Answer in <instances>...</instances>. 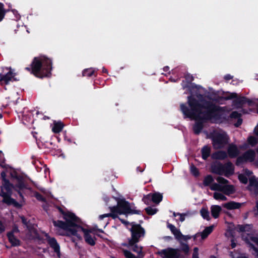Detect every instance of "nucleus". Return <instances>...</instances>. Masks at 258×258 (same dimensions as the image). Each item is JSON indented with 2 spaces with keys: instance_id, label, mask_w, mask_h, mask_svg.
<instances>
[{
  "instance_id": "30",
  "label": "nucleus",
  "mask_w": 258,
  "mask_h": 258,
  "mask_svg": "<svg viewBox=\"0 0 258 258\" xmlns=\"http://www.w3.org/2000/svg\"><path fill=\"white\" fill-rule=\"evenodd\" d=\"M214 226L207 227L201 233V236L202 239H206L213 231Z\"/></svg>"
},
{
  "instance_id": "52",
  "label": "nucleus",
  "mask_w": 258,
  "mask_h": 258,
  "mask_svg": "<svg viewBox=\"0 0 258 258\" xmlns=\"http://www.w3.org/2000/svg\"><path fill=\"white\" fill-rule=\"evenodd\" d=\"M198 251V247H195L194 248V252L192 253V258H199Z\"/></svg>"
},
{
  "instance_id": "32",
  "label": "nucleus",
  "mask_w": 258,
  "mask_h": 258,
  "mask_svg": "<svg viewBox=\"0 0 258 258\" xmlns=\"http://www.w3.org/2000/svg\"><path fill=\"white\" fill-rule=\"evenodd\" d=\"M63 126L64 124L61 121L55 122L54 123L53 126L52 128V131L54 133H59L62 131Z\"/></svg>"
},
{
  "instance_id": "17",
  "label": "nucleus",
  "mask_w": 258,
  "mask_h": 258,
  "mask_svg": "<svg viewBox=\"0 0 258 258\" xmlns=\"http://www.w3.org/2000/svg\"><path fill=\"white\" fill-rule=\"evenodd\" d=\"M227 153L230 158H235L238 156L240 152L236 145L231 144L228 147Z\"/></svg>"
},
{
  "instance_id": "50",
  "label": "nucleus",
  "mask_w": 258,
  "mask_h": 258,
  "mask_svg": "<svg viewBox=\"0 0 258 258\" xmlns=\"http://www.w3.org/2000/svg\"><path fill=\"white\" fill-rule=\"evenodd\" d=\"M191 237L190 235H184L181 233V235L179 236V239L178 240H183V241H187L191 239Z\"/></svg>"
},
{
  "instance_id": "40",
  "label": "nucleus",
  "mask_w": 258,
  "mask_h": 258,
  "mask_svg": "<svg viewBox=\"0 0 258 258\" xmlns=\"http://www.w3.org/2000/svg\"><path fill=\"white\" fill-rule=\"evenodd\" d=\"M151 196V193H150L147 195H145L142 199V201L145 204L149 205L152 201Z\"/></svg>"
},
{
  "instance_id": "3",
  "label": "nucleus",
  "mask_w": 258,
  "mask_h": 258,
  "mask_svg": "<svg viewBox=\"0 0 258 258\" xmlns=\"http://www.w3.org/2000/svg\"><path fill=\"white\" fill-rule=\"evenodd\" d=\"M66 217L63 218L65 221L61 220L53 221V225L65 230L68 235L75 236L79 240L82 239L81 236L77 233V228L81 221L77 216H74L73 219Z\"/></svg>"
},
{
  "instance_id": "13",
  "label": "nucleus",
  "mask_w": 258,
  "mask_h": 258,
  "mask_svg": "<svg viewBox=\"0 0 258 258\" xmlns=\"http://www.w3.org/2000/svg\"><path fill=\"white\" fill-rule=\"evenodd\" d=\"M79 231H82L84 233V239L87 243L91 246L95 245L96 243L95 240H96V238L95 237H93L90 235V233L91 232V230L85 229L83 227L79 225L77 228V233Z\"/></svg>"
},
{
  "instance_id": "9",
  "label": "nucleus",
  "mask_w": 258,
  "mask_h": 258,
  "mask_svg": "<svg viewBox=\"0 0 258 258\" xmlns=\"http://www.w3.org/2000/svg\"><path fill=\"white\" fill-rule=\"evenodd\" d=\"M117 203L122 214L126 215L127 214H142V211L141 210L132 209L131 204L124 199H119Z\"/></svg>"
},
{
  "instance_id": "61",
  "label": "nucleus",
  "mask_w": 258,
  "mask_h": 258,
  "mask_svg": "<svg viewBox=\"0 0 258 258\" xmlns=\"http://www.w3.org/2000/svg\"><path fill=\"white\" fill-rule=\"evenodd\" d=\"M246 104H247L249 106H251L253 104V101L246 98Z\"/></svg>"
},
{
  "instance_id": "39",
  "label": "nucleus",
  "mask_w": 258,
  "mask_h": 258,
  "mask_svg": "<svg viewBox=\"0 0 258 258\" xmlns=\"http://www.w3.org/2000/svg\"><path fill=\"white\" fill-rule=\"evenodd\" d=\"M34 197L39 201L46 203V199L42 195L37 191H35L34 193Z\"/></svg>"
},
{
  "instance_id": "36",
  "label": "nucleus",
  "mask_w": 258,
  "mask_h": 258,
  "mask_svg": "<svg viewBox=\"0 0 258 258\" xmlns=\"http://www.w3.org/2000/svg\"><path fill=\"white\" fill-rule=\"evenodd\" d=\"M213 197L215 200L225 201L227 200V198L220 192H215L214 193Z\"/></svg>"
},
{
  "instance_id": "29",
  "label": "nucleus",
  "mask_w": 258,
  "mask_h": 258,
  "mask_svg": "<svg viewBox=\"0 0 258 258\" xmlns=\"http://www.w3.org/2000/svg\"><path fill=\"white\" fill-rule=\"evenodd\" d=\"M96 72V70L95 68H90L88 69H85L82 72V75L84 77H91L93 76H94L95 77H96V75H95V73Z\"/></svg>"
},
{
  "instance_id": "5",
  "label": "nucleus",
  "mask_w": 258,
  "mask_h": 258,
  "mask_svg": "<svg viewBox=\"0 0 258 258\" xmlns=\"http://www.w3.org/2000/svg\"><path fill=\"white\" fill-rule=\"evenodd\" d=\"M180 110L182 113L184 119L189 118L196 120L193 125V131L196 135L200 134L204 128V123L208 122L201 119V117L198 116L196 113L189 110V107L186 103L180 104Z\"/></svg>"
},
{
  "instance_id": "6",
  "label": "nucleus",
  "mask_w": 258,
  "mask_h": 258,
  "mask_svg": "<svg viewBox=\"0 0 258 258\" xmlns=\"http://www.w3.org/2000/svg\"><path fill=\"white\" fill-rule=\"evenodd\" d=\"M211 172L214 174L229 177L234 173V167L233 164L228 161L223 164L220 162H216L211 166Z\"/></svg>"
},
{
  "instance_id": "27",
  "label": "nucleus",
  "mask_w": 258,
  "mask_h": 258,
  "mask_svg": "<svg viewBox=\"0 0 258 258\" xmlns=\"http://www.w3.org/2000/svg\"><path fill=\"white\" fill-rule=\"evenodd\" d=\"M152 201L156 204H159L163 200V196L162 194L158 192H155L151 194Z\"/></svg>"
},
{
  "instance_id": "56",
  "label": "nucleus",
  "mask_w": 258,
  "mask_h": 258,
  "mask_svg": "<svg viewBox=\"0 0 258 258\" xmlns=\"http://www.w3.org/2000/svg\"><path fill=\"white\" fill-rule=\"evenodd\" d=\"M250 240L258 246V238L257 237L251 236L250 237Z\"/></svg>"
},
{
  "instance_id": "22",
  "label": "nucleus",
  "mask_w": 258,
  "mask_h": 258,
  "mask_svg": "<svg viewBox=\"0 0 258 258\" xmlns=\"http://www.w3.org/2000/svg\"><path fill=\"white\" fill-rule=\"evenodd\" d=\"M252 228H253L252 224H243V225L238 224L237 225V226L236 227L237 231H238L239 233L240 232H251Z\"/></svg>"
},
{
  "instance_id": "38",
  "label": "nucleus",
  "mask_w": 258,
  "mask_h": 258,
  "mask_svg": "<svg viewBox=\"0 0 258 258\" xmlns=\"http://www.w3.org/2000/svg\"><path fill=\"white\" fill-rule=\"evenodd\" d=\"M145 210L146 212V213L148 215H153L154 214H155L158 211V210L156 208H152L151 207H147V208H146L145 209Z\"/></svg>"
},
{
  "instance_id": "48",
  "label": "nucleus",
  "mask_w": 258,
  "mask_h": 258,
  "mask_svg": "<svg viewBox=\"0 0 258 258\" xmlns=\"http://www.w3.org/2000/svg\"><path fill=\"white\" fill-rule=\"evenodd\" d=\"M181 245L182 251H183L185 254L187 253L189 250L188 245L187 244L184 243H181Z\"/></svg>"
},
{
  "instance_id": "18",
  "label": "nucleus",
  "mask_w": 258,
  "mask_h": 258,
  "mask_svg": "<svg viewBox=\"0 0 258 258\" xmlns=\"http://www.w3.org/2000/svg\"><path fill=\"white\" fill-rule=\"evenodd\" d=\"M137 244L138 243H135L132 245L130 244V241L128 240L127 243H122V245L127 247H132L131 249L134 252L137 253L139 256L141 255V257H143L144 256V254L142 252L143 247L139 246Z\"/></svg>"
},
{
  "instance_id": "37",
  "label": "nucleus",
  "mask_w": 258,
  "mask_h": 258,
  "mask_svg": "<svg viewBox=\"0 0 258 258\" xmlns=\"http://www.w3.org/2000/svg\"><path fill=\"white\" fill-rule=\"evenodd\" d=\"M7 11V10L5 9L4 4L0 3V22L4 19Z\"/></svg>"
},
{
  "instance_id": "16",
  "label": "nucleus",
  "mask_w": 258,
  "mask_h": 258,
  "mask_svg": "<svg viewBox=\"0 0 258 258\" xmlns=\"http://www.w3.org/2000/svg\"><path fill=\"white\" fill-rule=\"evenodd\" d=\"M46 237L47 238V242L50 247L53 249L57 255L59 256L60 255V246L56 239L54 237H49L47 234H46Z\"/></svg>"
},
{
  "instance_id": "10",
  "label": "nucleus",
  "mask_w": 258,
  "mask_h": 258,
  "mask_svg": "<svg viewBox=\"0 0 258 258\" xmlns=\"http://www.w3.org/2000/svg\"><path fill=\"white\" fill-rule=\"evenodd\" d=\"M6 69L8 71L5 74L0 73V84L2 86L9 85L11 82L18 81L15 78L16 74L14 73L11 67H6Z\"/></svg>"
},
{
  "instance_id": "57",
  "label": "nucleus",
  "mask_w": 258,
  "mask_h": 258,
  "mask_svg": "<svg viewBox=\"0 0 258 258\" xmlns=\"http://www.w3.org/2000/svg\"><path fill=\"white\" fill-rule=\"evenodd\" d=\"M11 232H12L13 234H14V233L19 232V230L18 226L16 225H14V226H13V227L12 230Z\"/></svg>"
},
{
  "instance_id": "59",
  "label": "nucleus",
  "mask_w": 258,
  "mask_h": 258,
  "mask_svg": "<svg viewBox=\"0 0 258 258\" xmlns=\"http://www.w3.org/2000/svg\"><path fill=\"white\" fill-rule=\"evenodd\" d=\"M5 230V227L2 221H0V234L2 233Z\"/></svg>"
},
{
  "instance_id": "53",
  "label": "nucleus",
  "mask_w": 258,
  "mask_h": 258,
  "mask_svg": "<svg viewBox=\"0 0 258 258\" xmlns=\"http://www.w3.org/2000/svg\"><path fill=\"white\" fill-rule=\"evenodd\" d=\"M222 187H221L218 184L214 183L211 187V189L212 190H220Z\"/></svg>"
},
{
  "instance_id": "55",
  "label": "nucleus",
  "mask_w": 258,
  "mask_h": 258,
  "mask_svg": "<svg viewBox=\"0 0 258 258\" xmlns=\"http://www.w3.org/2000/svg\"><path fill=\"white\" fill-rule=\"evenodd\" d=\"M177 214L180 216L179 220L181 222H183L185 220V214H180L179 213H177Z\"/></svg>"
},
{
  "instance_id": "47",
  "label": "nucleus",
  "mask_w": 258,
  "mask_h": 258,
  "mask_svg": "<svg viewBox=\"0 0 258 258\" xmlns=\"http://www.w3.org/2000/svg\"><path fill=\"white\" fill-rule=\"evenodd\" d=\"M21 219L22 221V223L25 225L28 229H30L31 227L29 224V221H27V219L24 216H22L21 217Z\"/></svg>"
},
{
  "instance_id": "4",
  "label": "nucleus",
  "mask_w": 258,
  "mask_h": 258,
  "mask_svg": "<svg viewBox=\"0 0 258 258\" xmlns=\"http://www.w3.org/2000/svg\"><path fill=\"white\" fill-rule=\"evenodd\" d=\"M1 175L2 180L1 196L3 197L2 202L9 206L13 205L17 208H21V205L15 199L11 198L13 184L10 182L9 179L6 178L5 171H2Z\"/></svg>"
},
{
  "instance_id": "21",
  "label": "nucleus",
  "mask_w": 258,
  "mask_h": 258,
  "mask_svg": "<svg viewBox=\"0 0 258 258\" xmlns=\"http://www.w3.org/2000/svg\"><path fill=\"white\" fill-rule=\"evenodd\" d=\"M241 205L242 204L240 203L230 201L223 204V207L228 210H231L239 209L241 207Z\"/></svg>"
},
{
  "instance_id": "8",
  "label": "nucleus",
  "mask_w": 258,
  "mask_h": 258,
  "mask_svg": "<svg viewBox=\"0 0 258 258\" xmlns=\"http://www.w3.org/2000/svg\"><path fill=\"white\" fill-rule=\"evenodd\" d=\"M211 140L214 148L220 149L228 144L229 138L225 132H215L211 135Z\"/></svg>"
},
{
  "instance_id": "34",
  "label": "nucleus",
  "mask_w": 258,
  "mask_h": 258,
  "mask_svg": "<svg viewBox=\"0 0 258 258\" xmlns=\"http://www.w3.org/2000/svg\"><path fill=\"white\" fill-rule=\"evenodd\" d=\"M214 181V179L211 175H208L205 177L203 180V184L205 186H209Z\"/></svg>"
},
{
  "instance_id": "12",
  "label": "nucleus",
  "mask_w": 258,
  "mask_h": 258,
  "mask_svg": "<svg viewBox=\"0 0 258 258\" xmlns=\"http://www.w3.org/2000/svg\"><path fill=\"white\" fill-rule=\"evenodd\" d=\"M224 100H228L232 99H235L233 101V103L238 107H241L242 106L246 104V97L244 96L237 97V95L235 93H230L223 97Z\"/></svg>"
},
{
  "instance_id": "44",
  "label": "nucleus",
  "mask_w": 258,
  "mask_h": 258,
  "mask_svg": "<svg viewBox=\"0 0 258 258\" xmlns=\"http://www.w3.org/2000/svg\"><path fill=\"white\" fill-rule=\"evenodd\" d=\"M249 181V185L250 186L258 187V180L255 178L254 176L250 178Z\"/></svg>"
},
{
  "instance_id": "26",
  "label": "nucleus",
  "mask_w": 258,
  "mask_h": 258,
  "mask_svg": "<svg viewBox=\"0 0 258 258\" xmlns=\"http://www.w3.org/2000/svg\"><path fill=\"white\" fill-rule=\"evenodd\" d=\"M167 227L170 230L172 233L174 235L176 239H179V236L181 235V232L179 229H177L174 225L168 223Z\"/></svg>"
},
{
  "instance_id": "20",
  "label": "nucleus",
  "mask_w": 258,
  "mask_h": 258,
  "mask_svg": "<svg viewBox=\"0 0 258 258\" xmlns=\"http://www.w3.org/2000/svg\"><path fill=\"white\" fill-rule=\"evenodd\" d=\"M185 80H183L181 83V85L183 89L188 88L190 87V85L194 81V77L190 74H186L184 75Z\"/></svg>"
},
{
  "instance_id": "60",
  "label": "nucleus",
  "mask_w": 258,
  "mask_h": 258,
  "mask_svg": "<svg viewBox=\"0 0 258 258\" xmlns=\"http://www.w3.org/2000/svg\"><path fill=\"white\" fill-rule=\"evenodd\" d=\"M224 78L226 81H229L233 78V76L230 74H227L224 76Z\"/></svg>"
},
{
  "instance_id": "51",
  "label": "nucleus",
  "mask_w": 258,
  "mask_h": 258,
  "mask_svg": "<svg viewBox=\"0 0 258 258\" xmlns=\"http://www.w3.org/2000/svg\"><path fill=\"white\" fill-rule=\"evenodd\" d=\"M245 240L246 243H247L249 245V247L251 249H252L255 252L258 251V248H256L252 243L250 242L247 238L245 239Z\"/></svg>"
},
{
  "instance_id": "33",
  "label": "nucleus",
  "mask_w": 258,
  "mask_h": 258,
  "mask_svg": "<svg viewBox=\"0 0 258 258\" xmlns=\"http://www.w3.org/2000/svg\"><path fill=\"white\" fill-rule=\"evenodd\" d=\"M16 178L18 180V183L15 185L16 187L19 188V190L25 188L26 185L23 178L20 176H17Z\"/></svg>"
},
{
  "instance_id": "42",
  "label": "nucleus",
  "mask_w": 258,
  "mask_h": 258,
  "mask_svg": "<svg viewBox=\"0 0 258 258\" xmlns=\"http://www.w3.org/2000/svg\"><path fill=\"white\" fill-rule=\"evenodd\" d=\"M247 142L249 144H250L252 146H254L257 144V140L255 137L250 136L248 137L247 139Z\"/></svg>"
},
{
  "instance_id": "63",
  "label": "nucleus",
  "mask_w": 258,
  "mask_h": 258,
  "mask_svg": "<svg viewBox=\"0 0 258 258\" xmlns=\"http://www.w3.org/2000/svg\"><path fill=\"white\" fill-rule=\"evenodd\" d=\"M245 173L247 175V176H250L252 173V172L247 169H245Z\"/></svg>"
},
{
  "instance_id": "7",
  "label": "nucleus",
  "mask_w": 258,
  "mask_h": 258,
  "mask_svg": "<svg viewBox=\"0 0 258 258\" xmlns=\"http://www.w3.org/2000/svg\"><path fill=\"white\" fill-rule=\"evenodd\" d=\"M131 227L128 228L131 232V237L128 238L130 244L139 242L145 236V229L140 224L135 222H131Z\"/></svg>"
},
{
  "instance_id": "64",
  "label": "nucleus",
  "mask_w": 258,
  "mask_h": 258,
  "mask_svg": "<svg viewBox=\"0 0 258 258\" xmlns=\"http://www.w3.org/2000/svg\"><path fill=\"white\" fill-rule=\"evenodd\" d=\"M169 70V67L168 66H165L163 68V70L164 72H167Z\"/></svg>"
},
{
  "instance_id": "31",
  "label": "nucleus",
  "mask_w": 258,
  "mask_h": 258,
  "mask_svg": "<svg viewBox=\"0 0 258 258\" xmlns=\"http://www.w3.org/2000/svg\"><path fill=\"white\" fill-rule=\"evenodd\" d=\"M202 157L206 160L210 156L211 153V149L208 146H205L201 150Z\"/></svg>"
},
{
  "instance_id": "54",
  "label": "nucleus",
  "mask_w": 258,
  "mask_h": 258,
  "mask_svg": "<svg viewBox=\"0 0 258 258\" xmlns=\"http://www.w3.org/2000/svg\"><path fill=\"white\" fill-rule=\"evenodd\" d=\"M242 123V119L241 117L237 119V122L234 123L235 127H239Z\"/></svg>"
},
{
  "instance_id": "1",
  "label": "nucleus",
  "mask_w": 258,
  "mask_h": 258,
  "mask_svg": "<svg viewBox=\"0 0 258 258\" xmlns=\"http://www.w3.org/2000/svg\"><path fill=\"white\" fill-rule=\"evenodd\" d=\"M189 110L196 113L201 119L209 122L212 120H220L225 111L224 107L213 101L202 98L197 99L194 96L187 97V103Z\"/></svg>"
},
{
  "instance_id": "41",
  "label": "nucleus",
  "mask_w": 258,
  "mask_h": 258,
  "mask_svg": "<svg viewBox=\"0 0 258 258\" xmlns=\"http://www.w3.org/2000/svg\"><path fill=\"white\" fill-rule=\"evenodd\" d=\"M122 251L123 255L126 258H137V257L132 253L130 250L123 249Z\"/></svg>"
},
{
  "instance_id": "15",
  "label": "nucleus",
  "mask_w": 258,
  "mask_h": 258,
  "mask_svg": "<svg viewBox=\"0 0 258 258\" xmlns=\"http://www.w3.org/2000/svg\"><path fill=\"white\" fill-rule=\"evenodd\" d=\"M160 254L165 258H179V249L173 248H168L162 249Z\"/></svg>"
},
{
  "instance_id": "24",
  "label": "nucleus",
  "mask_w": 258,
  "mask_h": 258,
  "mask_svg": "<svg viewBox=\"0 0 258 258\" xmlns=\"http://www.w3.org/2000/svg\"><path fill=\"white\" fill-rule=\"evenodd\" d=\"M221 210L222 208L220 206L212 205L211 207V212L212 217L215 219L218 218Z\"/></svg>"
},
{
  "instance_id": "19",
  "label": "nucleus",
  "mask_w": 258,
  "mask_h": 258,
  "mask_svg": "<svg viewBox=\"0 0 258 258\" xmlns=\"http://www.w3.org/2000/svg\"><path fill=\"white\" fill-rule=\"evenodd\" d=\"M9 241L13 246H18L20 245L21 241L13 234L12 232H9L7 234Z\"/></svg>"
},
{
  "instance_id": "23",
  "label": "nucleus",
  "mask_w": 258,
  "mask_h": 258,
  "mask_svg": "<svg viewBox=\"0 0 258 258\" xmlns=\"http://www.w3.org/2000/svg\"><path fill=\"white\" fill-rule=\"evenodd\" d=\"M228 155L227 152L225 151L221 150L214 153L212 155L213 159L221 160L226 159Z\"/></svg>"
},
{
  "instance_id": "25",
  "label": "nucleus",
  "mask_w": 258,
  "mask_h": 258,
  "mask_svg": "<svg viewBox=\"0 0 258 258\" xmlns=\"http://www.w3.org/2000/svg\"><path fill=\"white\" fill-rule=\"evenodd\" d=\"M220 191H222L226 195L229 196L234 194L235 190L233 185H225L221 187Z\"/></svg>"
},
{
  "instance_id": "11",
  "label": "nucleus",
  "mask_w": 258,
  "mask_h": 258,
  "mask_svg": "<svg viewBox=\"0 0 258 258\" xmlns=\"http://www.w3.org/2000/svg\"><path fill=\"white\" fill-rule=\"evenodd\" d=\"M255 154L253 150H248L236 159L235 165L239 166L247 162H253L255 159Z\"/></svg>"
},
{
  "instance_id": "58",
  "label": "nucleus",
  "mask_w": 258,
  "mask_h": 258,
  "mask_svg": "<svg viewBox=\"0 0 258 258\" xmlns=\"http://www.w3.org/2000/svg\"><path fill=\"white\" fill-rule=\"evenodd\" d=\"M119 220L120 221L121 223L124 224L125 226H127L128 225H131V223L127 221H126V220L121 219V218H119Z\"/></svg>"
},
{
  "instance_id": "35",
  "label": "nucleus",
  "mask_w": 258,
  "mask_h": 258,
  "mask_svg": "<svg viewBox=\"0 0 258 258\" xmlns=\"http://www.w3.org/2000/svg\"><path fill=\"white\" fill-rule=\"evenodd\" d=\"M200 213L202 217L204 219H206L208 221H209L211 218L209 216V212L207 209L202 208L200 210Z\"/></svg>"
},
{
  "instance_id": "62",
  "label": "nucleus",
  "mask_w": 258,
  "mask_h": 258,
  "mask_svg": "<svg viewBox=\"0 0 258 258\" xmlns=\"http://www.w3.org/2000/svg\"><path fill=\"white\" fill-rule=\"evenodd\" d=\"M231 246L232 248H234L236 246V243L235 242L234 240L233 239H231Z\"/></svg>"
},
{
  "instance_id": "14",
  "label": "nucleus",
  "mask_w": 258,
  "mask_h": 258,
  "mask_svg": "<svg viewBox=\"0 0 258 258\" xmlns=\"http://www.w3.org/2000/svg\"><path fill=\"white\" fill-rule=\"evenodd\" d=\"M109 208L111 213L100 215L99 217V219L100 220H102L104 218L106 217H111L113 219H115L116 218H120L118 216V214L121 215L122 214L120 211V209L118 204L115 206L110 207Z\"/></svg>"
},
{
  "instance_id": "2",
  "label": "nucleus",
  "mask_w": 258,
  "mask_h": 258,
  "mask_svg": "<svg viewBox=\"0 0 258 258\" xmlns=\"http://www.w3.org/2000/svg\"><path fill=\"white\" fill-rule=\"evenodd\" d=\"M52 69V60L44 55L34 57L30 66L25 68L31 74L40 79L50 77Z\"/></svg>"
},
{
  "instance_id": "43",
  "label": "nucleus",
  "mask_w": 258,
  "mask_h": 258,
  "mask_svg": "<svg viewBox=\"0 0 258 258\" xmlns=\"http://www.w3.org/2000/svg\"><path fill=\"white\" fill-rule=\"evenodd\" d=\"M190 172L195 177H198L200 175L199 169L194 165L190 166Z\"/></svg>"
},
{
  "instance_id": "45",
  "label": "nucleus",
  "mask_w": 258,
  "mask_h": 258,
  "mask_svg": "<svg viewBox=\"0 0 258 258\" xmlns=\"http://www.w3.org/2000/svg\"><path fill=\"white\" fill-rule=\"evenodd\" d=\"M241 116V114L236 111H232L230 114V117L232 119H238Z\"/></svg>"
},
{
  "instance_id": "28",
  "label": "nucleus",
  "mask_w": 258,
  "mask_h": 258,
  "mask_svg": "<svg viewBox=\"0 0 258 258\" xmlns=\"http://www.w3.org/2000/svg\"><path fill=\"white\" fill-rule=\"evenodd\" d=\"M56 208L59 213L62 215L63 218H66V217H70L69 218L72 219L74 216H76V215L73 213L70 212L68 211H64L61 207L57 206Z\"/></svg>"
},
{
  "instance_id": "46",
  "label": "nucleus",
  "mask_w": 258,
  "mask_h": 258,
  "mask_svg": "<svg viewBox=\"0 0 258 258\" xmlns=\"http://www.w3.org/2000/svg\"><path fill=\"white\" fill-rule=\"evenodd\" d=\"M238 179L241 183L243 184H246L248 181V179L247 177L245 175L242 174H239L238 175Z\"/></svg>"
},
{
  "instance_id": "49",
  "label": "nucleus",
  "mask_w": 258,
  "mask_h": 258,
  "mask_svg": "<svg viewBox=\"0 0 258 258\" xmlns=\"http://www.w3.org/2000/svg\"><path fill=\"white\" fill-rule=\"evenodd\" d=\"M217 181L220 184H225L229 182L228 180L223 177H218Z\"/></svg>"
}]
</instances>
